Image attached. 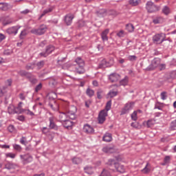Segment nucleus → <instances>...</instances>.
Listing matches in <instances>:
<instances>
[{"label":"nucleus","mask_w":176,"mask_h":176,"mask_svg":"<svg viewBox=\"0 0 176 176\" xmlns=\"http://www.w3.org/2000/svg\"><path fill=\"white\" fill-rule=\"evenodd\" d=\"M36 65L38 69H41V68H43V66L45 65V60H41L40 62H38Z\"/></svg>","instance_id":"42"},{"label":"nucleus","mask_w":176,"mask_h":176,"mask_svg":"<svg viewBox=\"0 0 176 176\" xmlns=\"http://www.w3.org/2000/svg\"><path fill=\"white\" fill-rule=\"evenodd\" d=\"M21 26H13L6 30V32L8 34V35H16L19 32V30H20Z\"/></svg>","instance_id":"11"},{"label":"nucleus","mask_w":176,"mask_h":176,"mask_svg":"<svg viewBox=\"0 0 176 176\" xmlns=\"http://www.w3.org/2000/svg\"><path fill=\"white\" fill-rule=\"evenodd\" d=\"M28 79L32 85H36L38 83V79L36 78V77H35V76L32 75L31 73L30 75L28 76Z\"/></svg>","instance_id":"19"},{"label":"nucleus","mask_w":176,"mask_h":176,"mask_svg":"<svg viewBox=\"0 0 176 176\" xmlns=\"http://www.w3.org/2000/svg\"><path fill=\"white\" fill-rule=\"evenodd\" d=\"M118 14H119V13L115 10H111L107 11V16H118Z\"/></svg>","instance_id":"40"},{"label":"nucleus","mask_w":176,"mask_h":176,"mask_svg":"<svg viewBox=\"0 0 176 176\" xmlns=\"http://www.w3.org/2000/svg\"><path fill=\"white\" fill-rule=\"evenodd\" d=\"M10 8H12V6H10V4L8 3H0L1 10H4V11L9 10Z\"/></svg>","instance_id":"22"},{"label":"nucleus","mask_w":176,"mask_h":176,"mask_svg":"<svg viewBox=\"0 0 176 176\" xmlns=\"http://www.w3.org/2000/svg\"><path fill=\"white\" fill-rule=\"evenodd\" d=\"M164 41H168V39H166V34L164 33H158L153 36V42L155 45H162Z\"/></svg>","instance_id":"2"},{"label":"nucleus","mask_w":176,"mask_h":176,"mask_svg":"<svg viewBox=\"0 0 176 176\" xmlns=\"http://www.w3.org/2000/svg\"><path fill=\"white\" fill-rule=\"evenodd\" d=\"M148 166H149V163H147L146 166L142 170L144 174H148V173H149L150 170L148 168Z\"/></svg>","instance_id":"50"},{"label":"nucleus","mask_w":176,"mask_h":176,"mask_svg":"<svg viewBox=\"0 0 176 176\" xmlns=\"http://www.w3.org/2000/svg\"><path fill=\"white\" fill-rule=\"evenodd\" d=\"M131 126L134 129H138L140 127V123H138V122H132L131 124Z\"/></svg>","instance_id":"55"},{"label":"nucleus","mask_w":176,"mask_h":176,"mask_svg":"<svg viewBox=\"0 0 176 176\" xmlns=\"http://www.w3.org/2000/svg\"><path fill=\"white\" fill-rule=\"evenodd\" d=\"M9 133H17V129L14 127V125L10 124L8 127Z\"/></svg>","instance_id":"38"},{"label":"nucleus","mask_w":176,"mask_h":176,"mask_svg":"<svg viewBox=\"0 0 176 176\" xmlns=\"http://www.w3.org/2000/svg\"><path fill=\"white\" fill-rule=\"evenodd\" d=\"M47 31V26L46 25H41L37 29H32L30 32L34 35H43Z\"/></svg>","instance_id":"4"},{"label":"nucleus","mask_w":176,"mask_h":176,"mask_svg":"<svg viewBox=\"0 0 176 176\" xmlns=\"http://www.w3.org/2000/svg\"><path fill=\"white\" fill-rule=\"evenodd\" d=\"M83 131L87 134H93L94 133V129L88 124L84 125Z\"/></svg>","instance_id":"14"},{"label":"nucleus","mask_w":176,"mask_h":176,"mask_svg":"<svg viewBox=\"0 0 176 176\" xmlns=\"http://www.w3.org/2000/svg\"><path fill=\"white\" fill-rule=\"evenodd\" d=\"M21 160H22L23 163L27 164V163H31L32 162V155L30 154H23L20 155Z\"/></svg>","instance_id":"10"},{"label":"nucleus","mask_w":176,"mask_h":176,"mask_svg":"<svg viewBox=\"0 0 176 176\" xmlns=\"http://www.w3.org/2000/svg\"><path fill=\"white\" fill-rule=\"evenodd\" d=\"M117 36L119 38H123L124 36V31L120 30L119 32L117 33Z\"/></svg>","instance_id":"58"},{"label":"nucleus","mask_w":176,"mask_h":176,"mask_svg":"<svg viewBox=\"0 0 176 176\" xmlns=\"http://www.w3.org/2000/svg\"><path fill=\"white\" fill-rule=\"evenodd\" d=\"M42 89V83H39L36 87H35V91L36 93H38L39 90Z\"/></svg>","instance_id":"60"},{"label":"nucleus","mask_w":176,"mask_h":176,"mask_svg":"<svg viewBox=\"0 0 176 176\" xmlns=\"http://www.w3.org/2000/svg\"><path fill=\"white\" fill-rule=\"evenodd\" d=\"M108 96H110V98H113V97H116V96H118V91H110Z\"/></svg>","instance_id":"47"},{"label":"nucleus","mask_w":176,"mask_h":176,"mask_svg":"<svg viewBox=\"0 0 176 176\" xmlns=\"http://www.w3.org/2000/svg\"><path fill=\"white\" fill-rule=\"evenodd\" d=\"M74 15L71 14H68L65 16V22L67 25H71L72 24V20H74Z\"/></svg>","instance_id":"16"},{"label":"nucleus","mask_w":176,"mask_h":176,"mask_svg":"<svg viewBox=\"0 0 176 176\" xmlns=\"http://www.w3.org/2000/svg\"><path fill=\"white\" fill-rule=\"evenodd\" d=\"M23 112H24V113L26 115H29L30 116H35V113H34V112L31 111L30 109H23Z\"/></svg>","instance_id":"44"},{"label":"nucleus","mask_w":176,"mask_h":176,"mask_svg":"<svg viewBox=\"0 0 176 176\" xmlns=\"http://www.w3.org/2000/svg\"><path fill=\"white\" fill-rule=\"evenodd\" d=\"M19 75L20 76H26L27 79L28 78V76H30V72L25 71V70H21L18 72Z\"/></svg>","instance_id":"29"},{"label":"nucleus","mask_w":176,"mask_h":176,"mask_svg":"<svg viewBox=\"0 0 176 176\" xmlns=\"http://www.w3.org/2000/svg\"><path fill=\"white\" fill-rule=\"evenodd\" d=\"M67 118H68V116H67V113H62L59 115V120L60 122H61L63 123L65 122V121L67 120Z\"/></svg>","instance_id":"31"},{"label":"nucleus","mask_w":176,"mask_h":176,"mask_svg":"<svg viewBox=\"0 0 176 176\" xmlns=\"http://www.w3.org/2000/svg\"><path fill=\"white\" fill-rule=\"evenodd\" d=\"M151 126H153V120H148L147 122H146V126L148 128L151 127Z\"/></svg>","instance_id":"59"},{"label":"nucleus","mask_w":176,"mask_h":176,"mask_svg":"<svg viewBox=\"0 0 176 176\" xmlns=\"http://www.w3.org/2000/svg\"><path fill=\"white\" fill-rule=\"evenodd\" d=\"M54 50H55L54 46H53L52 45H47L45 47V51L41 52L39 54V56L41 57L46 58V57H47V56L52 54V53H53V52H54Z\"/></svg>","instance_id":"5"},{"label":"nucleus","mask_w":176,"mask_h":176,"mask_svg":"<svg viewBox=\"0 0 176 176\" xmlns=\"http://www.w3.org/2000/svg\"><path fill=\"white\" fill-rule=\"evenodd\" d=\"M141 3V0H129V5L131 6H138Z\"/></svg>","instance_id":"35"},{"label":"nucleus","mask_w":176,"mask_h":176,"mask_svg":"<svg viewBox=\"0 0 176 176\" xmlns=\"http://www.w3.org/2000/svg\"><path fill=\"white\" fill-rule=\"evenodd\" d=\"M98 17H105L107 16V11L105 9H101L96 12Z\"/></svg>","instance_id":"21"},{"label":"nucleus","mask_w":176,"mask_h":176,"mask_svg":"<svg viewBox=\"0 0 176 176\" xmlns=\"http://www.w3.org/2000/svg\"><path fill=\"white\" fill-rule=\"evenodd\" d=\"M153 24H162L164 23V18L160 16H155L153 19Z\"/></svg>","instance_id":"17"},{"label":"nucleus","mask_w":176,"mask_h":176,"mask_svg":"<svg viewBox=\"0 0 176 176\" xmlns=\"http://www.w3.org/2000/svg\"><path fill=\"white\" fill-rule=\"evenodd\" d=\"M6 157H11V159H14L16 157V154L8 153L6 155Z\"/></svg>","instance_id":"57"},{"label":"nucleus","mask_w":176,"mask_h":176,"mask_svg":"<svg viewBox=\"0 0 176 176\" xmlns=\"http://www.w3.org/2000/svg\"><path fill=\"white\" fill-rule=\"evenodd\" d=\"M126 30L129 31V32H133L134 31V25L131 23L126 24Z\"/></svg>","instance_id":"36"},{"label":"nucleus","mask_w":176,"mask_h":176,"mask_svg":"<svg viewBox=\"0 0 176 176\" xmlns=\"http://www.w3.org/2000/svg\"><path fill=\"white\" fill-rule=\"evenodd\" d=\"M128 58L130 61H135L137 60V56L135 55L129 56Z\"/></svg>","instance_id":"63"},{"label":"nucleus","mask_w":176,"mask_h":176,"mask_svg":"<svg viewBox=\"0 0 176 176\" xmlns=\"http://www.w3.org/2000/svg\"><path fill=\"white\" fill-rule=\"evenodd\" d=\"M120 79V75L116 74V73H113L109 76V80L111 83H115L116 82H118Z\"/></svg>","instance_id":"12"},{"label":"nucleus","mask_w":176,"mask_h":176,"mask_svg":"<svg viewBox=\"0 0 176 176\" xmlns=\"http://www.w3.org/2000/svg\"><path fill=\"white\" fill-rule=\"evenodd\" d=\"M86 94L89 97L91 98V97H93V96H94V90H93L90 88H88L86 91Z\"/></svg>","instance_id":"39"},{"label":"nucleus","mask_w":176,"mask_h":176,"mask_svg":"<svg viewBox=\"0 0 176 176\" xmlns=\"http://www.w3.org/2000/svg\"><path fill=\"white\" fill-rule=\"evenodd\" d=\"M41 131L43 134H47L49 133V129L47 127H43Z\"/></svg>","instance_id":"64"},{"label":"nucleus","mask_w":176,"mask_h":176,"mask_svg":"<svg viewBox=\"0 0 176 176\" xmlns=\"http://www.w3.org/2000/svg\"><path fill=\"white\" fill-rule=\"evenodd\" d=\"M146 9L148 13H156L160 10V7L156 6L152 1H147L146 3Z\"/></svg>","instance_id":"3"},{"label":"nucleus","mask_w":176,"mask_h":176,"mask_svg":"<svg viewBox=\"0 0 176 176\" xmlns=\"http://www.w3.org/2000/svg\"><path fill=\"white\" fill-rule=\"evenodd\" d=\"M162 12L164 14H168L170 13V8L167 6H165L162 9Z\"/></svg>","instance_id":"46"},{"label":"nucleus","mask_w":176,"mask_h":176,"mask_svg":"<svg viewBox=\"0 0 176 176\" xmlns=\"http://www.w3.org/2000/svg\"><path fill=\"white\" fill-rule=\"evenodd\" d=\"M116 171H118V173H125L126 171V168H124V166L119 164V162L118 163V165L116 166L115 169Z\"/></svg>","instance_id":"23"},{"label":"nucleus","mask_w":176,"mask_h":176,"mask_svg":"<svg viewBox=\"0 0 176 176\" xmlns=\"http://www.w3.org/2000/svg\"><path fill=\"white\" fill-rule=\"evenodd\" d=\"M49 120H50L49 129L50 130H58V126L56 125V123H54V118H53V117H50L49 118Z\"/></svg>","instance_id":"13"},{"label":"nucleus","mask_w":176,"mask_h":176,"mask_svg":"<svg viewBox=\"0 0 176 176\" xmlns=\"http://www.w3.org/2000/svg\"><path fill=\"white\" fill-rule=\"evenodd\" d=\"M27 30L24 29L23 30H22L19 35L20 39H24V37L27 36Z\"/></svg>","instance_id":"43"},{"label":"nucleus","mask_w":176,"mask_h":176,"mask_svg":"<svg viewBox=\"0 0 176 176\" xmlns=\"http://www.w3.org/2000/svg\"><path fill=\"white\" fill-rule=\"evenodd\" d=\"M13 148L15 151H17V152H20L23 149V148H21V146L16 144H13Z\"/></svg>","instance_id":"48"},{"label":"nucleus","mask_w":176,"mask_h":176,"mask_svg":"<svg viewBox=\"0 0 176 176\" xmlns=\"http://www.w3.org/2000/svg\"><path fill=\"white\" fill-rule=\"evenodd\" d=\"M13 167V165L10 163H8L5 165V168H6L7 170H12Z\"/></svg>","instance_id":"61"},{"label":"nucleus","mask_w":176,"mask_h":176,"mask_svg":"<svg viewBox=\"0 0 176 176\" xmlns=\"http://www.w3.org/2000/svg\"><path fill=\"white\" fill-rule=\"evenodd\" d=\"M108 67V64L107 63V60L105 59L102 60L101 63L98 65V68H107Z\"/></svg>","instance_id":"37"},{"label":"nucleus","mask_w":176,"mask_h":176,"mask_svg":"<svg viewBox=\"0 0 176 176\" xmlns=\"http://www.w3.org/2000/svg\"><path fill=\"white\" fill-rule=\"evenodd\" d=\"M102 93H104V91H102V89H98L97 91V98H98V100H101V98H102Z\"/></svg>","instance_id":"45"},{"label":"nucleus","mask_w":176,"mask_h":176,"mask_svg":"<svg viewBox=\"0 0 176 176\" xmlns=\"http://www.w3.org/2000/svg\"><path fill=\"white\" fill-rule=\"evenodd\" d=\"M129 83V77L126 76L122 80L120 81V85L121 86H127V84Z\"/></svg>","instance_id":"32"},{"label":"nucleus","mask_w":176,"mask_h":176,"mask_svg":"<svg viewBox=\"0 0 176 176\" xmlns=\"http://www.w3.org/2000/svg\"><path fill=\"white\" fill-rule=\"evenodd\" d=\"M83 162V160H82L80 157H74L72 159V163L73 164H80Z\"/></svg>","instance_id":"30"},{"label":"nucleus","mask_w":176,"mask_h":176,"mask_svg":"<svg viewBox=\"0 0 176 176\" xmlns=\"http://www.w3.org/2000/svg\"><path fill=\"white\" fill-rule=\"evenodd\" d=\"M63 126L65 129H69L72 126V122L69 121V120H66V121L63 122Z\"/></svg>","instance_id":"34"},{"label":"nucleus","mask_w":176,"mask_h":176,"mask_svg":"<svg viewBox=\"0 0 176 176\" xmlns=\"http://www.w3.org/2000/svg\"><path fill=\"white\" fill-rule=\"evenodd\" d=\"M161 96V100H167V92L166 91H162L160 94Z\"/></svg>","instance_id":"51"},{"label":"nucleus","mask_w":176,"mask_h":176,"mask_svg":"<svg viewBox=\"0 0 176 176\" xmlns=\"http://www.w3.org/2000/svg\"><path fill=\"white\" fill-rule=\"evenodd\" d=\"M131 119L135 122L137 120V119H138V117H137V111H133V113L131 114Z\"/></svg>","instance_id":"54"},{"label":"nucleus","mask_w":176,"mask_h":176,"mask_svg":"<svg viewBox=\"0 0 176 176\" xmlns=\"http://www.w3.org/2000/svg\"><path fill=\"white\" fill-rule=\"evenodd\" d=\"M54 105L56 106L55 107H54ZM49 107H50V108H52V109H53L54 111H57V109H58V107L56 104V102L54 104H52V102H50Z\"/></svg>","instance_id":"53"},{"label":"nucleus","mask_w":176,"mask_h":176,"mask_svg":"<svg viewBox=\"0 0 176 176\" xmlns=\"http://www.w3.org/2000/svg\"><path fill=\"white\" fill-rule=\"evenodd\" d=\"M74 111H69L67 113V118H69V119H71L72 120H75V119H76V116H75V113L76 112V107H74Z\"/></svg>","instance_id":"18"},{"label":"nucleus","mask_w":176,"mask_h":176,"mask_svg":"<svg viewBox=\"0 0 176 176\" xmlns=\"http://www.w3.org/2000/svg\"><path fill=\"white\" fill-rule=\"evenodd\" d=\"M109 34V29H106L102 32V33L100 34V36L103 42H107L108 41Z\"/></svg>","instance_id":"15"},{"label":"nucleus","mask_w":176,"mask_h":176,"mask_svg":"<svg viewBox=\"0 0 176 176\" xmlns=\"http://www.w3.org/2000/svg\"><path fill=\"white\" fill-rule=\"evenodd\" d=\"M102 140L105 142H111L112 141V134L107 133L104 135Z\"/></svg>","instance_id":"24"},{"label":"nucleus","mask_w":176,"mask_h":176,"mask_svg":"<svg viewBox=\"0 0 176 176\" xmlns=\"http://www.w3.org/2000/svg\"><path fill=\"white\" fill-rule=\"evenodd\" d=\"M118 161L115 159L110 158L108 160L107 162L106 163L107 166L109 167L110 170L111 171H115V169L116 166H118Z\"/></svg>","instance_id":"9"},{"label":"nucleus","mask_w":176,"mask_h":176,"mask_svg":"<svg viewBox=\"0 0 176 176\" xmlns=\"http://www.w3.org/2000/svg\"><path fill=\"white\" fill-rule=\"evenodd\" d=\"M23 110L20 109V107H14V113H23Z\"/></svg>","instance_id":"49"},{"label":"nucleus","mask_w":176,"mask_h":176,"mask_svg":"<svg viewBox=\"0 0 176 176\" xmlns=\"http://www.w3.org/2000/svg\"><path fill=\"white\" fill-rule=\"evenodd\" d=\"M36 63H29L25 65V69L27 71H32L35 69Z\"/></svg>","instance_id":"27"},{"label":"nucleus","mask_w":176,"mask_h":176,"mask_svg":"<svg viewBox=\"0 0 176 176\" xmlns=\"http://www.w3.org/2000/svg\"><path fill=\"white\" fill-rule=\"evenodd\" d=\"M53 11V8H49L45 9L43 13L41 14V16L38 17V20H41L45 16V14H47V13H50V12Z\"/></svg>","instance_id":"28"},{"label":"nucleus","mask_w":176,"mask_h":176,"mask_svg":"<svg viewBox=\"0 0 176 176\" xmlns=\"http://www.w3.org/2000/svg\"><path fill=\"white\" fill-rule=\"evenodd\" d=\"M159 65H160V58H155L147 67V69L148 71H153V69L158 68Z\"/></svg>","instance_id":"6"},{"label":"nucleus","mask_w":176,"mask_h":176,"mask_svg":"<svg viewBox=\"0 0 176 176\" xmlns=\"http://www.w3.org/2000/svg\"><path fill=\"white\" fill-rule=\"evenodd\" d=\"M111 107H112V100H109L106 104L104 111H107V112H108V111L111 110Z\"/></svg>","instance_id":"41"},{"label":"nucleus","mask_w":176,"mask_h":176,"mask_svg":"<svg viewBox=\"0 0 176 176\" xmlns=\"http://www.w3.org/2000/svg\"><path fill=\"white\" fill-rule=\"evenodd\" d=\"M84 171L86 174H88L89 175L94 174V170H93V166H86L85 167H84Z\"/></svg>","instance_id":"20"},{"label":"nucleus","mask_w":176,"mask_h":176,"mask_svg":"<svg viewBox=\"0 0 176 176\" xmlns=\"http://www.w3.org/2000/svg\"><path fill=\"white\" fill-rule=\"evenodd\" d=\"M107 116H108V112L105 109L101 110L98 114V120L99 124H102L105 120H107Z\"/></svg>","instance_id":"7"},{"label":"nucleus","mask_w":176,"mask_h":176,"mask_svg":"<svg viewBox=\"0 0 176 176\" xmlns=\"http://www.w3.org/2000/svg\"><path fill=\"white\" fill-rule=\"evenodd\" d=\"M58 84V81L54 78H50L49 80V85L50 86V87H56V86H57V85Z\"/></svg>","instance_id":"25"},{"label":"nucleus","mask_w":176,"mask_h":176,"mask_svg":"<svg viewBox=\"0 0 176 176\" xmlns=\"http://www.w3.org/2000/svg\"><path fill=\"white\" fill-rule=\"evenodd\" d=\"M8 113H10V115H14V106H11L8 107Z\"/></svg>","instance_id":"52"},{"label":"nucleus","mask_w":176,"mask_h":176,"mask_svg":"<svg viewBox=\"0 0 176 176\" xmlns=\"http://www.w3.org/2000/svg\"><path fill=\"white\" fill-rule=\"evenodd\" d=\"M75 63H76L77 65L76 66V72L82 75V74H85V60L82 59L80 57H78L75 60Z\"/></svg>","instance_id":"1"},{"label":"nucleus","mask_w":176,"mask_h":176,"mask_svg":"<svg viewBox=\"0 0 176 176\" xmlns=\"http://www.w3.org/2000/svg\"><path fill=\"white\" fill-rule=\"evenodd\" d=\"M134 104V102H130L126 103L121 111V115H126V113H129V112H130V111L133 109Z\"/></svg>","instance_id":"8"},{"label":"nucleus","mask_w":176,"mask_h":176,"mask_svg":"<svg viewBox=\"0 0 176 176\" xmlns=\"http://www.w3.org/2000/svg\"><path fill=\"white\" fill-rule=\"evenodd\" d=\"M102 151L104 152V153H113V152H115V148H113V147L107 146L102 148Z\"/></svg>","instance_id":"26"},{"label":"nucleus","mask_w":176,"mask_h":176,"mask_svg":"<svg viewBox=\"0 0 176 176\" xmlns=\"http://www.w3.org/2000/svg\"><path fill=\"white\" fill-rule=\"evenodd\" d=\"M157 68L160 71H164V69H166V64L160 63Z\"/></svg>","instance_id":"56"},{"label":"nucleus","mask_w":176,"mask_h":176,"mask_svg":"<svg viewBox=\"0 0 176 176\" xmlns=\"http://www.w3.org/2000/svg\"><path fill=\"white\" fill-rule=\"evenodd\" d=\"M175 127H176V120L172 121L170 123V129H172V130H174Z\"/></svg>","instance_id":"62"},{"label":"nucleus","mask_w":176,"mask_h":176,"mask_svg":"<svg viewBox=\"0 0 176 176\" xmlns=\"http://www.w3.org/2000/svg\"><path fill=\"white\" fill-rule=\"evenodd\" d=\"M56 98H57V94L56 93L52 92L49 94V99L50 101H54V104H56V100H54Z\"/></svg>","instance_id":"33"}]
</instances>
